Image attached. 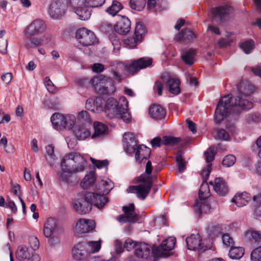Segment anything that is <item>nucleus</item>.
Segmentation results:
<instances>
[{"label": "nucleus", "instance_id": "nucleus-1", "mask_svg": "<svg viewBox=\"0 0 261 261\" xmlns=\"http://www.w3.org/2000/svg\"><path fill=\"white\" fill-rule=\"evenodd\" d=\"M238 94H227L219 100L215 114H236L245 113L253 107L251 94L254 87L247 81H242L237 85Z\"/></svg>", "mask_w": 261, "mask_h": 261}, {"label": "nucleus", "instance_id": "nucleus-2", "mask_svg": "<svg viewBox=\"0 0 261 261\" xmlns=\"http://www.w3.org/2000/svg\"><path fill=\"white\" fill-rule=\"evenodd\" d=\"M46 29V24L43 20L37 19L33 20L23 31L25 47L30 49L47 44L50 40L49 35L44 34L40 37H37L43 33Z\"/></svg>", "mask_w": 261, "mask_h": 261}, {"label": "nucleus", "instance_id": "nucleus-3", "mask_svg": "<svg viewBox=\"0 0 261 261\" xmlns=\"http://www.w3.org/2000/svg\"><path fill=\"white\" fill-rule=\"evenodd\" d=\"M152 166L150 161H148L145 166V172L141 174L138 178L140 184L137 186L129 187L128 193H136L138 198L144 200L149 193L152 187V177L151 175Z\"/></svg>", "mask_w": 261, "mask_h": 261}, {"label": "nucleus", "instance_id": "nucleus-4", "mask_svg": "<svg viewBox=\"0 0 261 261\" xmlns=\"http://www.w3.org/2000/svg\"><path fill=\"white\" fill-rule=\"evenodd\" d=\"M87 166L84 158L79 153H70L65 156L61 163V169L73 173L83 172Z\"/></svg>", "mask_w": 261, "mask_h": 261}, {"label": "nucleus", "instance_id": "nucleus-5", "mask_svg": "<svg viewBox=\"0 0 261 261\" xmlns=\"http://www.w3.org/2000/svg\"><path fill=\"white\" fill-rule=\"evenodd\" d=\"M214 121L219 124L224 125L228 132L224 129H219L217 131V137L219 140L228 141L230 140V134H236L237 129L230 115H215Z\"/></svg>", "mask_w": 261, "mask_h": 261}, {"label": "nucleus", "instance_id": "nucleus-6", "mask_svg": "<svg viewBox=\"0 0 261 261\" xmlns=\"http://www.w3.org/2000/svg\"><path fill=\"white\" fill-rule=\"evenodd\" d=\"M94 197L93 192H87L84 196L72 203L74 210L81 215L89 213L92 210V198Z\"/></svg>", "mask_w": 261, "mask_h": 261}, {"label": "nucleus", "instance_id": "nucleus-7", "mask_svg": "<svg viewBox=\"0 0 261 261\" xmlns=\"http://www.w3.org/2000/svg\"><path fill=\"white\" fill-rule=\"evenodd\" d=\"M50 121L56 129L71 128L75 124L74 115H51Z\"/></svg>", "mask_w": 261, "mask_h": 261}, {"label": "nucleus", "instance_id": "nucleus-8", "mask_svg": "<svg viewBox=\"0 0 261 261\" xmlns=\"http://www.w3.org/2000/svg\"><path fill=\"white\" fill-rule=\"evenodd\" d=\"M233 12L232 7L224 5L212 8L211 13L214 20L217 22H223L228 19Z\"/></svg>", "mask_w": 261, "mask_h": 261}, {"label": "nucleus", "instance_id": "nucleus-9", "mask_svg": "<svg viewBox=\"0 0 261 261\" xmlns=\"http://www.w3.org/2000/svg\"><path fill=\"white\" fill-rule=\"evenodd\" d=\"M175 243L176 239L174 237H169L160 245L153 248L152 252L157 257H166L169 256L168 252L174 248Z\"/></svg>", "mask_w": 261, "mask_h": 261}, {"label": "nucleus", "instance_id": "nucleus-10", "mask_svg": "<svg viewBox=\"0 0 261 261\" xmlns=\"http://www.w3.org/2000/svg\"><path fill=\"white\" fill-rule=\"evenodd\" d=\"M75 37L83 46L91 45L96 41V37L93 32L85 28L77 30Z\"/></svg>", "mask_w": 261, "mask_h": 261}, {"label": "nucleus", "instance_id": "nucleus-11", "mask_svg": "<svg viewBox=\"0 0 261 261\" xmlns=\"http://www.w3.org/2000/svg\"><path fill=\"white\" fill-rule=\"evenodd\" d=\"M67 6L66 0H55L49 7V14L54 19H59L65 14Z\"/></svg>", "mask_w": 261, "mask_h": 261}, {"label": "nucleus", "instance_id": "nucleus-12", "mask_svg": "<svg viewBox=\"0 0 261 261\" xmlns=\"http://www.w3.org/2000/svg\"><path fill=\"white\" fill-rule=\"evenodd\" d=\"M104 103L101 98L97 97L95 99L89 98L87 99L85 108L88 112L82 111L79 114H84L86 113L88 114L90 112L93 113H101L104 108Z\"/></svg>", "mask_w": 261, "mask_h": 261}, {"label": "nucleus", "instance_id": "nucleus-13", "mask_svg": "<svg viewBox=\"0 0 261 261\" xmlns=\"http://www.w3.org/2000/svg\"><path fill=\"white\" fill-rule=\"evenodd\" d=\"M122 210L124 214L120 215L116 218L119 222L135 223L138 220L139 216L135 212V206L133 203L123 206Z\"/></svg>", "mask_w": 261, "mask_h": 261}, {"label": "nucleus", "instance_id": "nucleus-14", "mask_svg": "<svg viewBox=\"0 0 261 261\" xmlns=\"http://www.w3.org/2000/svg\"><path fill=\"white\" fill-rule=\"evenodd\" d=\"M201 238L198 233L192 234L186 239L188 249L197 251H204L210 247L204 246L201 243Z\"/></svg>", "mask_w": 261, "mask_h": 261}, {"label": "nucleus", "instance_id": "nucleus-15", "mask_svg": "<svg viewBox=\"0 0 261 261\" xmlns=\"http://www.w3.org/2000/svg\"><path fill=\"white\" fill-rule=\"evenodd\" d=\"M152 60L151 58H141L136 61H134L131 64L125 65L126 73L133 74L141 69L145 68L150 66Z\"/></svg>", "mask_w": 261, "mask_h": 261}, {"label": "nucleus", "instance_id": "nucleus-16", "mask_svg": "<svg viewBox=\"0 0 261 261\" xmlns=\"http://www.w3.org/2000/svg\"><path fill=\"white\" fill-rule=\"evenodd\" d=\"M84 0H71L73 5L77 6L75 8V12L78 15L79 19L86 20L90 18L91 10L85 6H81L84 3Z\"/></svg>", "mask_w": 261, "mask_h": 261}, {"label": "nucleus", "instance_id": "nucleus-17", "mask_svg": "<svg viewBox=\"0 0 261 261\" xmlns=\"http://www.w3.org/2000/svg\"><path fill=\"white\" fill-rule=\"evenodd\" d=\"M123 142L125 151L127 153H136L139 145H137V142L133 133H125L123 135Z\"/></svg>", "mask_w": 261, "mask_h": 261}, {"label": "nucleus", "instance_id": "nucleus-18", "mask_svg": "<svg viewBox=\"0 0 261 261\" xmlns=\"http://www.w3.org/2000/svg\"><path fill=\"white\" fill-rule=\"evenodd\" d=\"M95 224L92 220L80 219L75 226V230L78 233H88L95 228Z\"/></svg>", "mask_w": 261, "mask_h": 261}, {"label": "nucleus", "instance_id": "nucleus-19", "mask_svg": "<svg viewBox=\"0 0 261 261\" xmlns=\"http://www.w3.org/2000/svg\"><path fill=\"white\" fill-rule=\"evenodd\" d=\"M130 27V21L126 16H121L114 26L116 32L123 35L127 34L129 32Z\"/></svg>", "mask_w": 261, "mask_h": 261}, {"label": "nucleus", "instance_id": "nucleus-20", "mask_svg": "<svg viewBox=\"0 0 261 261\" xmlns=\"http://www.w3.org/2000/svg\"><path fill=\"white\" fill-rule=\"evenodd\" d=\"M210 184L213 186L215 192L220 196H224L227 193L228 187L226 182L221 177H217Z\"/></svg>", "mask_w": 261, "mask_h": 261}, {"label": "nucleus", "instance_id": "nucleus-21", "mask_svg": "<svg viewBox=\"0 0 261 261\" xmlns=\"http://www.w3.org/2000/svg\"><path fill=\"white\" fill-rule=\"evenodd\" d=\"M112 107L113 109H115L118 114H125L128 113V101L124 96L120 97L119 101H117L115 99L111 100Z\"/></svg>", "mask_w": 261, "mask_h": 261}, {"label": "nucleus", "instance_id": "nucleus-22", "mask_svg": "<svg viewBox=\"0 0 261 261\" xmlns=\"http://www.w3.org/2000/svg\"><path fill=\"white\" fill-rule=\"evenodd\" d=\"M89 254L85 242L75 245L72 249V256L76 260L80 261L85 258Z\"/></svg>", "mask_w": 261, "mask_h": 261}, {"label": "nucleus", "instance_id": "nucleus-23", "mask_svg": "<svg viewBox=\"0 0 261 261\" xmlns=\"http://www.w3.org/2000/svg\"><path fill=\"white\" fill-rule=\"evenodd\" d=\"M111 72L114 79L118 81L122 80V74H125L126 67L121 62H114L111 65Z\"/></svg>", "mask_w": 261, "mask_h": 261}, {"label": "nucleus", "instance_id": "nucleus-24", "mask_svg": "<svg viewBox=\"0 0 261 261\" xmlns=\"http://www.w3.org/2000/svg\"><path fill=\"white\" fill-rule=\"evenodd\" d=\"M94 133L91 136L92 139L101 138L107 135L108 133V127L100 122L95 121L93 123Z\"/></svg>", "mask_w": 261, "mask_h": 261}, {"label": "nucleus", "instance_id": "nucleus-25", "mask_svg": "<svg viewBox=\"0 0 261 261\" xmlns=\"http://www.w3.org/2000/svg\"><path fill=\"white\" fill-rule=\"evenodd\" d=\"M204 200L200 199L199 200H197L194 206L195 212L199 216L203 214H206L210 212L211 210V206L209 203Z\"/></svg>", "mask_w": 261, "mask_h": 261}, {"label": "nucleus", "instance_id": "nucleus-26", "mask_svg": "<svg viewBox=\"0 0 261 261\" xmlns=\"http://www.w3.org/2000/svg\"><path fill=\"white\" fill-rule=\"evenodd\" d=\"M57 226V221L53 218L47 219L44 225L43 233L46 238H49L52 236Z\"/></svg>", "mask_w": 261, "mask_h": 261}, {"label": "nucleus", "instance_id": "nucleus-27", "mask_svg": "<svg viewBox=\"0 0 261 261\" xmlns=\"http://www.w3.org/2000/svg\"><path fill=\"white\" fill-rule=\"evenodd\" d=\"M251 199L250 195L246 192L238 193L233 198V202L238 207L245 205Z\"/></svg>", "mask_w": 261, "mask_h": 261}, {"label": "nucleus", "instance_id": "nucleus-28", "mask_svg": "<svg viewBox=\"0 0 261 261\" xmlns=\"http://www.w3.org/2000/svg\"><path fill=\"white\" fill-rule=\"evenodd\" d=\"M150 249L149 246L145 243H141L135 250V254L139 258L147 259L150 255Z\"/></svg>", "mask_w": 261, "mask_h": 261}, {"label": "nucleus", "instance_id": "nucleus-29", "mask_svg": "<svg viewBox=\"0 0 261 261\" xmlns=\"http://www.w3.org/2000/svg\"><path fill=\"white\" fill-rule=\"evenodd\" d=\"M115 91V87L112 80L110 77H107V81L100 87L98 93L102 94L109 95L113 93Z\"/></svg>", "mask_w": 261, "mask_h": 261}, {"label": "nucleus", "instance_id": "nucleus-30", "mask_svg": "<svg viewBox=\"0 0 261 261\" xmlns=\"http://www.w3.org/2000/svg\"><path fill=\"white\" fill-rule=\"evenodd\" d=\"M150 153L149 149L144 145H139L135 153V159L139 163H141L144 159H147Z\"/></svg>", "mask_w": 261, "mask_h": 261}, {"label": "nucleus", "instance_id": "nucleus-31", "mask_svg": "<svg viewBox=\"0 0 261 261\" xmlns=\"http://www.w3.org/2000/svg\"><path fill=\"white\" fill-rule=\"evenodd\" d=\"M166 84L170 93L175 95H177L180 93V82L178 79L170 77L166 82Z\"/></svg>", "mask_w": 261, "mask_h": 261}, {"label": "nucleus", "instance_id": "nucleus-32", "mask_svg": "<svg viewBox=\"0 0 261 261\" xmlns=\"http://www.w3.org/2000/svg\"><path fill=\"white\" fill-rule=\"evenodd\" d=\"M94 197L92 198V204L98 208L102 207L108 201V198L104 195L105 193L99 194L93 193Z\"/></svg>", "mask_w": 261, "mask_h": 261}, {"label": "nucleus", "instance_id": "nucleus-33", "mask_svg": "<svg viewBox=\"0 0 261 261\" xmlns=\"http://www.w3.org/2000/svg\"><path fill=\"white\" fill-rule=\"evenodd\" d=\"M107 76L103 74H100L97 76H95L90 80V85L94 88L98 92L100 90V87L102 84L107 81Z\"/></svg>", "mask_w": 261, "mask_h": 261}, {"label": "nucleus", "instance_id": "nucleus-34", "mask_svg": "<svg viewBox=\"0 0 261 261\" xmlns=\"http://www.w3.org/2000/svg\"><path fill=\"white\" fill-rule=\"evenodd\" d=\"M74 133L79 140H85L91 135L90 130L83 126H76L74 130Z\"/></svg>", "mask_w": 261, "mask_h": 261}, {"label": "nucleus", "instance_id": "nucleus-35", "mask_svg": "<svg viewBox=\"0 0 261 261\" xmlns=\"http://www.w3.org/2000/svg\"><path fill=\"white\" fill-rule=\"evenodd\" d=\"M16 256L18 260H23L29 259L31 256L28 248L25 246H20L18 247L16 252Z\"/></svg>", "mask_w": 261, "mask_h": 261}, {"label": "nucleus", "instance_id": "nucleus-36", "mask_svg": "<svg viewBox=\"0 0 261 261\" xmlns=\"http://www.w3.org/2000/svg\"><path fill=\"white\" fill-rule=\"evenodd\" d=\"M196 55V50L194 49H189L186 50L182 55V59L184 62L191 65L194 63V58Z\"/></svg>", "mask_w": 261, "mask_h": 261}, {"label": "nucleus", "instance_id": "nucleus-37", "mask_svg": "<svg viewBox=\"0 0 261 261\" xmlns=\"http://www.w3.org/2000/svg\"><path fill=\"white\" fill-rule=\"evenodd\" d=\"M95 181L94 174L92 172L88 173L82 179L81 182L82 187L84 189H88L92 186Z\"/></svg>", "mask_w": 261, "mask_h": 261}, {"label": "nucleus", "instance_id": "nucleus-38", "mask_svg": "<svg viewBox=\"0 0 261 261\" xmlns=\"http://www.w3.org/2000/svg\"><path fill=\"white\" fill-rule=\"evenodd\" d=\"M195 38V34L188 29L181 31L177 35V38L179 40L190 41Z\"/></svg>", "mask_w": 261, "mask_h": 261}, {"label": "nucleus", "instance_id": "nucleus-39", "mask_svg": "<svg viewBox=\"0 0 261 261\" xmlns=\"http://www.w3.org/2000/svg\"><path fill=\"white\" fill-rule=\"evenodd\" d=\"M244 254V250L242 247H231L229 252V256L232 259H240Z\"/></svg>", "mask_w": 261, "mask_h": 261}, {"label": "nucleus", "instance_id": "nucleus-40", "mask_svg": "<svg viewBox=\"0 0 261 261\" xmlns=\"http://www.w3.org/2000/svg\"><path fill=\"white\" fill-rule=\"evenodd\" d=\"M85 245L89 253L98 252L101 248V241H89L85 242Z\"/></svg>", "mask_w": 261, "mask_h": 261}, {"label": "nucleus", "instance_id": "nucleus-41", "mask_svg": "<svg viewBox=\"0 0 261 261\" xmlns=\"http://www.w3.org/2000/svg\"><path fill=\"white\" fill-rule=\"evenodd\" d=\"M146 28L141 22H138L136 24L134 33V36L137 38L139 41H142L143 36L146 33Z\"/></svg>", "mask_w": 261, "mask_h": 261}, {"label": "nucleus", "instance_id": "nucleus-42", "mask_svg": "<svg viewBox=\"0 0 261 261\" xmlns=\"http://www.w3.org/2000/svg\"><path fill=\"white\" fill-rule=\"evenodd\" d=\"M245 237L258 243H261V232L258 231L249 230L245 233Z\"/></svg>", "mask_w": 261, "mask_h": 261}, {"label": "nucleus", "instance_id": "nucleus-43", "mask_svg": "<svg viewBox=\"0 0 261 261\" xmlns=\"http://www.w3.org/2000/svg\"><path fill=\"white\" fill-rule=\"evenodd\" d=\"M181 141L179 137H175L170 136H165L162 138L163 144L167 146H174L177 145Z\"/></svg>", "mask_w": 261, "mask_h": 261}, {"label": "nucleus", "instance_id": "nucleus-44", "mask_svg": "<svg viewBox=\"0 0 261 261\" xmlns=\"http://www.w3.org/2000/svg\"><path fill=\"white\" fill-rule=\"evenodd\" d=\"M122 8V6L121 3L117 1H113L112 5L107 9L106 12L114 16Z\"/></svg>", "mask_w": 261, "mask_h": 261}, {"label": "nucleus", "instance_id": "nucleus-45", "mask_svg": "<svg viewBox=\"0 0 261 261\" xmlns=\"http://www.w3.org/2000/svg\"><path fill=\"white\" fill-rule=\"evenodd\" d=\"M113 183L111 180H102L98 190L102 193H108L113 189Z\"/></svg>", "mask_w": 261, "mask_h": 261}, {"label": "nucleus", "instance_id": "nucleus-46", "mask_svg": "<svg viewBox=\"0 0 261 261\" xmlns=\"http://www.w3.org/2000/svg\"><path fill=\"white\" fill-rule=\"evenodd\" d=\"M210 195L208 185L206 182H203L200 187L199 192L200 199H205Z\"/></svg>", "mask_w": 261, "mask_h": 261}, {"label": "nucleus", "instance_id": "nucleus-47", "mask_svg": "<svg viewBox=\"0 0 261 261\" xmlns=\"http://www.w3.org/2000/svg\"><path fill=\"white\" fill-rule=\"evenodd\" d=\"M148 111L149 114H165L166 113L162 107L156 104L151 105Z\"/></svg>", "mask_w": 261, "mask_h": 261}, {"label": "nucleus", "instance_id": "nucleus-48", "mask_svg": "<svg viewBox=\"0 0 261 261\" xmlns=\"http://www.w3.org/2000/svg\"><path fill=\"white\" fill-rule=\"evenodd\" d=\"M146 0H130V5L133 9L141 11L145 6Z\"/></svg>", "mask_w": 261, "mask_h": 261}, {"label": "nucleus", "instance_id": "nucleus-49", "mask_svg": "<svg viewBox=\"0 0 261 261\" xmlns=\"http://www.w3.org/2000/svg\"><path fill=\"white\" fill-rule=\"evenodd\" d=\"M141 41H139L137 38L134 35L132 37H128L124 40V43L126 47L128 48H133L135 47L138 43Z\"/></svg>", "mask_w": 261, "mask_h": 261}, {"label": "nucleus", "instance_id": "nucleus-50", "mask_svg": "<svg viewBox=\"0 0 261 261\" xmlns=\"http://www.w3.org/2000/svg\"><path fill=\"white\" fill-rule=\"evenodd\" d=\"M222 232V229L219 225H212L207 229L208 235L211 238L219 236Z\"/></svg>", "mask_w": 261, "mask_h": 261}, {"label": "nucleus", "instance_id": "nucleus-51", "mask_svg": "<svg viewBox=\"0 0 261 261\" xmlns=\"http://www.w3.org/2000/svg\"><path fill=\"white\" fill-rule=\"evenodd\" d=\"M217 152V148L214 146L210 147L204 152L205 158L207 163H211L214 160V157Z\"/></svg>", "mask_w": 261, "mask_h": 261}, {"label": "nucleus", "instance_id": "nucleus-52", "mask_svg": "<svg viewBox=\"0 0 261 261\" xmlns=\"http://www.w3.org/2000/svg\"><path fill=\"white\" fill-rule=\"evenodd\" d=\"M74 83L78 87H87L90 85V80L85 77H77L74 79Z\"/></svg>", "mask_w": 261, "mask_h": 261}, {"label": "nucleus", "instance_id": "nucleus-53", "mask_svg": "<svg viewBox=\"0 0 261 261\" xmlns=\"http://www.w3.org/2000/svg\"><path fill=\"white\" fill-rule=\"evenodd\" d=\"M176 161L178 164V171L179 172H182L186 169V165L184 159L181 155V152L179 151L176 156Z\"/></svg>", "mask_w": 261, "mask_h": 261}, {"label": "nucleus", "instance_id": "nucleus-54", "mask_svg": "<svg viewBox=\"0 0 261 261\" xmlns=\"http://www.w3.org/2000/svg\"><path fill=\"white\" fill-rule=\"evenodd\" d=\"M240 46L246 54H248L254 47V41L252 40L245 41Z\"/></svg>", "mask_w": 261, "mask_h": 261}, {"label": "nucleus", "instance_id": "nucleus-55", "mask_svg": "<svg viewBox=\"0 0 261 261\" xmlns=\"http://www.w3.org/2000/svg\"><path fill=\"white\" fill-rule=\"evenodd\" d=\"M236 157L233 155H227L223 160L222 164L226 167L232 166L236 162Z\"/></svg>", "mask_w": 261, "mask_h": 261}, {"label": "nucleus", "instance_id": "nucleus-56", "mask_svg": "<svg viewBox=\"0 0 261 261\" xmlns=\"http://www.w3.org/2000/svg\"><path fill=\"white\" fill-rule=\"evenodd\" d=\"M251 261H261V246L254 249L251 254Z\"/></svg>", "mask_w": 261, "mask_h": 261}, {"label": "nucleus", "instance_id": "nucleus-57", "mask_svg": "<svg viewBox=\"0 0 261 261\" xmlns=\"http://www.w3.org/2000/svg\"><path fill=\"white\" fill-rule=\"evenodd\" d=\"M44 85L45 86L47 91L50 93H54L56 91V87L51 81L49 77H46L43 81Z\"/></svg>", "mask_w": 261, "mask_h": 261}, {"label": "nucleus", "instance_id": "nucleus-58", "mask_svg": "<svg viewBox=\"0 0 261 261\" xmlns=\"http://www.w3.org/2000/svg\"><path fill=\"white\" fill-rule=\"evenodd\" d=\"M100 29L102 32L105 33H109L113 31V25L111 23L103 22L101 23Z\"/></svg>", "mask_w": 261, "mask_h": 261}, {"label": "nucleus", "instance_id": "nucleus-59", "mask_svg": "<svg viewBox=\"0 0 261 261\" xmlns=\"http://www.w3.org/2000/svg\"><path fill=\"white\" fill-rule=\"evenodd\" d=\"M90 160L92 163L98 168H101L107 166L108 165V162L107 160H97L92 158H90Z\"/></svg>", "mask_w": 261, "mask_h": 261}, {"label": "nucleus", "instance_id": "nucleus-60", "mask_svg": "<svg viewBox=\"0 0 261 261\" xmlns=\"http://www.w3.org/2000/svg\"><path fill=\"white\" fill-rule=\"evenodd\" d=\"M85 2L90 7H97L103 5L105 0H84Z\"/></svg>", "mask_w": 261, "mask_h": 261}, {"label": "nucleus", "instance_id": "nucleus-61", "mask_svg": "<svg viewBox=\"0 0 261 261\" xmlns=\"http://www.w3.org/2000/svg\"><path fill=\"white\" fill-rule=\"evenodd\" d=\"M222 241L224 245L227 246H232L231 245L233 243V241L232 238H231L228 234H224L222 235Z\"/></svg>", "mask_w": 261, "mask_h": 261}, {"label": "nucleus", "instance_id": "nucleus-62", "mask_svg": "<svg viewBox=\"0 0 261 261\" xmlns=\"http://www.w3.org/2000/svg\"><path fill=\"white\" fill-rule=\"evenodd\" d=\"M73 172L68 171H64L62 169V172L59 174V178L63 181L67 182L70 177V174Z\"/></svg>", "mask_w": 261, "mask_h": 261}, {"label": "nucleus", "instance_id": "nucleus-63", "mask_svg": "<svg viewBox=\"0 0 261 261\" xmlns=\"http://www.w3.org/2000/svg\"><path fill=\"white\" fill-rule=\"evenodd\" d=\"M29 242L31 245V248L36 250L39 248V241L37 237H31L29 239Z\"/></svg>", "mask_w": 261, "mask_h": 261}, {"label": "nucleus", "instance_id": "nucleus-64", "mask_svg": "<svg viewBox=\"0 0 261 261\" xmlns=\"http://www.w3.org/2000/svg\"><path fill=\"white\" fill-rule=\"evenodd\" d=\"M211 170L212 164H209L206 166L205 168L203 169L201 172V174L203 178H204L205 180H206L209 177Z\"/></svg>", "mask_w": 261, "mask_h": 261}]
</instances>
